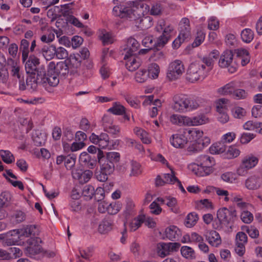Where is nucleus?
<instances>
[{
    "label": "nucleus",
    "instance_id": "obj_34",
    "mask_svg": "<svg viewBox=\"0 0 262 262\" xmlns=\"http://www.w3.org/2000/svg\"><path fill=\"white\" fill-rule=\"evenodd\" d=\"M235 85L234 82H230L217 90V93L221 95H232Z\"/></svg>",
    "mask_w": 262,
    "mask_h": 262
},
{
    "label": "nucleus",
    "instance_id": "obj_56",
    "mask_svg": "<svg viewBox=\"0 0 262 262\" xmlns=\"http://www.w3.org/2000/svg\"><path fill=\"white\" fill-rule=\"evenodd\" d=\"M95 193L94 187L90 185L85 186L82 190V195L86 200H90Z\"/></svg>",
    "mask_w": 262,
    "mask_h": 262
},
{
    "label": "nucleus",
    "instance_id": "obj_19",
    "mask_svg": "<svg viewBox=\"0 0 262 262\" xmlns=\"http://www.w3.org/2000/svg\"><path fill=\"white\" fill-rule=\"evenodd\" d=\"M49 69L53 70L57 74L66 76L69 72V67L64 61H60L56 64L53 61H51L48 64Z\"/></svg>",
    "mask_w": 262,
    "mask_h": 262
},
{
    "label": "nucleus",
    "instance_id": "obj_6",
    "mask_svg": "<svg viewBox=\"0 0 262 262\" xmlns=\"http://www.w3.org/2000/svg\"><path fill=\"white\" fill-rule=\"evenodd\" d=\"M217 217L222 225L231 227L236 219V211L233 209L224 207L217 211Z\"/></svg>",
    "mask_w": 262,
    "mask_h": 262
},
{
    "label": "nucleus",
    "instance_id": "obj_55",
    "mask_svg": "<svg viewBox=\"0 0 262 262\" xmlns=\"http://www.w3.org/2000/svg\"><path fill=\"white\" fill-rule=\"evenodd\" d=\"M243 127L246 130H254L255 128L260 127L259 133L262 134V123H261L248 121L244 124Z\"/></svg>",
    "mask_w": 262,
    "mask_h": 262
},
{
    "label": "nucleus",
    "instance_id": "obj_14",
    "mask_svg": "<svg viewBox=\"0 0 262 262\" xmlns=\"http://www.w3.org/2000/svg\"><path fill=\"white\" fill-rule=\"evenodd\" d=\"M25 70L28 74H37V66L39 64V59L34 55L28 56L25 61Z\"/></svg>",
    "mask_w": 262,
    "mask_h": 262
},
{
    "label": "nucleus",
    "instance_id": "obj_35",
    "mask_svg": "<svg viewBox=\"0 0 262 262\" xmlns=\"http://www.w3.org/2000/svg\"><path fill=\"white\" fill-rule=\"evenodd\" d=\"M104 130L113 136L114 138L119 136L120 134V127L117 125L111 123L110 124H104Z\"/></svg>",
    "mask_w": 262,
    "mask_h": 262
},
{
    "label": "nucleus",
    "instance_id": "obj_32",
    "mask_svg": "<svg viewBox=\"0 0 262 262\" xmlns=\"http://www.w3.org/2000/svg\"><path fill=\"white\" fill-rule=\"evenodd\" d=\"M188 134L189 136V139L191 142H195L199 144L201 138L204 135V133L202 130H199L197 128H192L188 130Z\"/></svg>",
    "mask_w": 262,
    "mask_h": 262
},
{
    "label": "nucleus",
    "instance_id": "obj_37",
    "mask_svg": "<svg viewBox=\"0 0 262 262\" xmlns=\"http://www.w3.org/2000/svg\"><path fill=\"white\" fill-rule=\"evenodd\" d=\"M145 215H139L129 223V228L131 231L137 230L144 223Z\"/></svg>",
    "mask_w": 262,
    "mask_h": 262
},
{
    "label": "nucleus",
    "instance_id": "obj_48",
    "mask_svg": "<svg viewBox=\"0 0 262 262\" xmlns=\"http://www.w3.org/2000/svg\"><path fill=\"white\" fill-rule=\"evenodd\" d=\"M148 78V75L145 69H140L136 73L135 75L136 81L139 83L145 82Z\"/></svg>",
    "mask_w": 262,
    "mask_h": 262
},
{
    "label": "nucleus",
    "instance_id": "obj_47",
    "mask_svg": "<svg viewBox=\"0 0 262 262\" xmlns=\"http://www.w3.org/2000/svg\"><path fill=\"white\" fill-rule=\"evenodd\" d=\"M241 35L242 40L246 43L250 42L254 38L253 32L249 28L244 29L242 31Z\"/></svg>",
    "mask_w": 262,
    "mask_h": 262
},
{
    "label": "nucleus",
    "instance_id": "obj_63",
    "mask_svg": "<svg viewBox=\"0 0 262 262\" xmlns=\"http://www.w3.org/2000/svg\"><path fill=\"white\" fill-rule=\"evenodd\" d=\"M221 178L224 181L230 183H234L236 180L235 174L231 172L224 173L222 174Z\"/></svg>",
    "mask_w": 262,
    "mask_h": 262
},
{
    "label": "nucleus",
    "instance_id": "obj_60",
    "mask_svg": "<svg viewBox=\"0 0 262 262\" xmlns=\"http://www.w3.org/2000/svg\"><path fill=\"white\" fill-rule=\"evenodd\" d=\"M188 169L193 172L194 174L199 176H205L204 175V171L201 170V166L199 164L197 163H191L188 166Z\"/></svg>",
    "mask_w": 262,
    "mask_h": 262
},
{
    "label": "nucleus",
    "instance_id": "obj_52",
    "mask_svg": "<svg viewBox=\"0 0 262 262\" xmlns=\"http://www.w3.org/2000/svg\"><path fill=\"white\" fill-rule=\"evenodd\" d=\"M142 172V170L141 165L136 161H132L131 162L130 176L137 177L140 175Z\"/></svg>",
    "mask_w": 262,
    "mask_h": 262
},
{
    "label": "nucleus",
    "instance_id": "obj_29",
    "mask_svg": "<svg viewBox=\"0 0 262 262\" xmlns=\"http://www.w3.org/2000/svg\"><path fill=\"white\" fill-rule=\"evenodd\" d=\"M18 230L21 237L34 236V237H35L39 233V231L35 225L27 226Z\"/></svg>",
    "mask_w": 262,
    "mask_h": 262
},
{
    "label": "nucleus",
    "instance_id": "obj_11",
    "mask_svg": "<svg viewBox=\"0 0 262 262\" xmlns=\"http://www.w3.org/2000/svg\"><path fill=\"white\" fill-rule=\"evenodd\" d=\"M196 162L201 166V170L204 171V175L207 176L212 172V167L215 164L213 157L208 155H200L197 158Z\"/></svg>",
    "mask_w": 262,
    "mask_h": 262
},
{
    "label": "nucleus",
    "instance_id": "obj_43",
    "mask_svg": "<svg viewBox=\"0 0 262 262\" xmlns=\"http://www.w3.org/2000/svg\"><path fill=\"white\" fill-rule=\"evenodd\" d=\"M123 98L131 107L135 108L140 107V101L136 97L129 94H125L124 95Z\"/></svg>",
    "mask_w": 262,
    "mask_h": 262
},
{
    "label": "nucleus",
    "instance_id": "obj_17",
    "mask_svg": "<svg viewBox=\"0 0 262 262\" xmlns=\"http://www.w3.org/2000/svg\"><path fill=\"white\" fill-rule=\"evenodd\" d=\"M21 235L18 229L11 230L6 233L5 246H9L20 244Z\"/></svg>",
    "mask_w": 262,
    "mask_h": 262
},
{
    "label": "nucleus",
    "instance_id": "obj_7",
    "mask_svg": "<svg viewBox=\"0 0 262 262\" xmlns=\"http://www.w3.org/2000/svg\"><path fill=\"white\" fill-rule=\"evenodd\" d=\"M185 71L184 66L182 61L175 60L169 64L167 77L171 80H175L181 77Z\"/></svg>",
    "mask_w": 262,
    "mask_h": 262
},
{
    "label": "nucleus",
    "instance_id": "obj_59",
    "mask_svg": "<svg viewBox=\"0 0 262 262\" xmlns=\"http://www.w3.org/2000/svg\"><path fill=\"white\" fill-rule=\"evenodd\" d=\"M220 21L215 16L210 17L208 20V28L211 30H217L219 28Z\"/></svg>",
    "mask_w": 262,
    "mask_h": 262
},
{
    "label": "nucleus",
    "instance_id": "obj_54",
    "mask_svg": "<svg viewBox=\"0 0 262 262\" xmlns=\"http://www.w3.org/2000/svg\"><path fill=\"white\" fill-rule=\"evenodd\" d=\"M99 37L104 45L110 44L114 41V37L112 34L104 30L101 32Z\"/></svg>",
    "mask_w": 262,
    "mask_h": 262
},
{
    "label": "nucleus",
    "instance_id": "obj_26",
    "mask_svg": "<svg viewBox=\"0 0 262 262\" xmlns=\"http://www.w3.org/2000/svg\"><path fill=\"white\" fill-rule=\"evenodd\" d=\"M209 118L204 114H200L192 117H188V126H198L208 123Z\"/></svg>",
    "mask_w": 262,
    "mask_h": 262
},
{
    "label": "nucleus",
    "instance_id": "obj_9",
    "mask_svg": "<svg viewBox=\"0 0 262 262\" xmlns=\"http://www.w3.org/2000/svg\"><path fill=\"white\" fill-rule=\"evenodd\" d=\"M28 246L26 248V253L31 257L41 254L43 249L40 245L41 240L38 237H31L27 240Z\"/></svg>",
    "mask_w": 262,
    "mask_h": 262
},
{
    "label": "nucleus",
    "instance_id": "obj_30",
    "mask_svg": "<svg viewBox=\"0 0 262 262\" xmlns=\"http://www.w3.org/2000/svg\"><path fill=\"white\" fill-rule=\"evenodd\" d=\"M113 226V221L109 218H105L99 225L98 232L101 234H106L112 230Z\"/></svg>",
    "mask_w": 262,
    "mask_h": 262
},
{
    "label": "nucleus",
    "instance_id": "obj_45",
    "mask_svg": "<svg viewBox=\"0 0 262 262\" xmlns=\"http://www.w3.org/2000/svg\"><path fill=\"white\" fill-rule=\"evenodd\" d=\"M99 165L100 166V170L103 171V172H106V173L111 174L114 170V164L109 162L107 159L103 162L101 161Z\"/></svg>",
    "mask_w": 262,
    "mask_h": 262
},
{
    "label": "nucleus",
    "instance_id": "obj_39",
    "mask_svg": "<svg viewBox=\"0 0 262 262\" xmlns=\"http://www.w3.org/2000/svg\"><path fill=\"white\" fill-rule=\"evenodd\" d=\"M29 42L23 39L21 40L20 51L22 52V60L24 62L28 59L29 53Z\"/></svg>",
    "mask_w": 262,
    "mask_h": 262
},
{
    "label": "nucleus",
    "instance_id": "obj_25",
    "mask_svg": "<svg viewBox=\"0 0 262 262\" xmlns=\"http://www.w3.org/2000/svg\"><path fill=\"white\" fill-rule=\"evenodd\" d=\"M233 54L231 50H226L220 57L219 64L221 68L229 67L232 62Z\"/></svg>",
    "mask_w": 262,
    "mask_h": 262
},
{
    "label": "nucleus",
    "instance_id": "obj_22",
    "mask_svg": "<svg viewBox=\"0 0 262 262\" xmlns=\"http://www.w3.org/2000/svg\"><path fill=\"white\" fill-rule=\"evenodd\" d=\"M90 53L87 48H83L80 51L79 54L71 56L70 63L75 69L79 68L81 64V61L79 58L85 59L89 57Z\"/></svg>",
    "mask_w": 262,
    "mask_h": 262
},
{
    "label": "nucleus",
    "instance_id": "obj_62",
    "mask_svg": "<svg viewBox=\"0 0 262 262\" xmlns=\"http://www.w3.org/2000/svg\"><path fill=\"white\" fill-rule=\"evenodd\" d=\"M162 12V7L160 4L155 3L151 6V8H149V12L151 15L157 16L160 15Z\"/></svg>",
    "mask_w": 262,
    "mask_h": 262
},
{
    "label": "nucleus",
    "instance_id": "obj_44",
    "mask_svg": "<svg viewBox=\"0 0 262 262\" xmlns=\"http://www.w3.org/2000/svg\"><path fill=\"white\" fill-rule=\"evenodd\" d=\"M148 77L152 79H156L158 77L160 72V67L156 63H151L148 67Z\"/></svg>",
    "mask_w": 262,
    "mask_h": 262
},
{
    "label": "nucleus",
    "instance_id": "obj_42",
    "mask_svg": "<svg viewBox=\"0 0 262 262\" xmlns=\"http://www.w3.org/2000/svg\"><path fill=\"white\" fill-rule=\"evenodd\" d=\"M0 156L2 160L8 164H11L15 161L14 156L8 150H0Z\"/></svg>",
    "mask_w": 262,
    "mask_h": 262
},
{
    "label": "nucleus",
    "instance_id": "obj_49",
    "mask_svg": "<svg viewBox=\"0 0 262 262\" xmlns=\"http://www.w3.org/2000/svg\"><path fill=\"white\" fill-rule=\"evenodd\" d=\"M198 216L195 213H189L186 219V221L185 222V225L187 227L191 228L194 226L198 220Z\"/></svg>",
    "mask_w": 262,
    "mask_h": 262
},
{
    "label": "nucleus",
    "instance_id": "obj_16",
    "mask_svg": "<svg viewBox=\"0 0 262 262\" xmlns=\"http://www.w3.org/2000/svg\"><path fill=\"white\" fill-rule=\"evenodd\" d=\"M206 240L212 246L217 247L222 243V239L219 233L215 230H207L204 234Z\"/></svg>",
    "mask_w": 262,
    "mask_h": 262
},
{
    "label": "nucleus",
    "instance_id": "obj_2",
    "mask_svg": "<svg viewBox=\"0 0 262 262\" xmlns=\"http://www.w3.org/2000/svg\"><path fill=\"white\" fill-rule=\"evenodd\" d=\"M155 31L159 33H162L155 42H153V37L147 36L142 40V45L151 49L154 47H163L171 39L174 29L173 26L167 24L163 19L159 20L155 26Z\"/></svg>",
    "mask_w": 262,
    "mask_h": 262
},
{
    "label": "nucleus",
    "instance_id": "obj_38",
    "mask_svg": "<svg viewBox=\"0 0 262 262\" xmlns=\"http://www.w3.org/2000/svg\"><path fill=\"white\" fill-rule=\"evenodd\" d=\"M215 103L217 112H227L229 100L226 98H220L217 99Z\"/></svg>",
    "mask_w": 262,
    "mask_h": 262
},
{
    "label": "nucleus",
    "instance_id": "obj_10",
    "mask_svg": "<svg viewBox=\"0 0 262 262\" xmlns=\"http://www.w3.org/2000/svg\"><path fill=\"white\" fill-rule=\"evenodd\" d=\"M7 66L10 76L13 80L20 81L23 79V70L19 62L10 58L7 60Z\"/></svg>",
    "mask_w": 262,
    "mask_h": 262
},
{
    "label": "nucleus",
    "instance_id": "obj_20",
    "mask_svg": "<svg viewBox=\"0 0 262 262\" xmlns=\"http://www.w3.org/2000/svg\"><path fill=\"white\" fill-rule=\"evenodd\" d=\"M262 185V181L260 177L253 175L248 177L245 181V187L250 190H257Z\"/></svg>",
    "mask_w": 262,
    "mask_h": 262
},
{
    "label": "nucleus",
    "instance_id": "obj_36",
    "mask_svg": "<svg viewBox=\"0 0 262 262\" xmlns=\"http://www.w3.org/2000/svg\"><path fill=\"white\" fill-rule=\"evenodd\" d=\"M235 53L238 57L242 59L241 63L243 66H245L250 61L249 52L245 49L240 48L235 50Z\"/></svg>",
    "mask_w": 262,
    "mask_h": 262
},
{
    "label": "nucleus",
    "instance_id": "obj_51",
    "mask_svg": "<svg viewBox=\"0 0 262 262\" xmlns=\"http://www.w3.org/2000/svg\"><path fill=\"white\" fill-rule=\"evenodd\" d=\"M91 142L95 144H98L100 141L110 139L108 135L105 133H102L100 135H97L94 133H92L89 137Z\"/></svg>",
    "mask_w": 262,
    "mask_h": 262
},
{
    "label": "nucleus",
    "instance_id": "obj_50",
    "mask_svg": "<svg viewBox=\"0 0 262 262\" xmlns=\"http://www.w3.org/2000/svg\"><path fill=\"white\" fill-rule=\"evenodd\" d=\"M242 230L246 231L251 238H257L259 236L258 229L253 226H242Z\"/></svg>",
    "mask_w": 262,
    "mask_h": 262
},
{
    "label": "nucleus",
    "instance_id": "obj_3",
    "mask_svg": "<svg viewBox=\"0 0 262 262\" xmlns=\"http://www.w3.org/2000/svg\"><path fill=\"white\" fill-rule=\"evenodd\" d=\"M179 34L172 42V47L178 49L181 45L188 40L191 37L190 20L187 17H183L179 24Z\"/></svg>",
    "mask_w": 262,
    "mask_h": 262
},
{
    "label": "nucleus",
    "instance_id": "obj_13",
    "mask_svg": "<svg viewBox=\"0 0 262 262\" xmlns=\"http://www.w3.org/2000/svg\"><path fill=\"white\" fill-rule=\"evenodd\" d=\"M173 110L179 113L186 112L187 96L183 95H175L173 98Z\"/></svg>",
    "mask_w": 262,
    "mask_h": 262
},
{
    "label": "nucleus",
    "instance_id": "obj_53",
    "mask_svg": "<svg viewBox=\"0 0 262 262\" xmlns=\"http://www.w3.org/2000/svg\"><path fill=\"white\" fill-rule=\"evenodd\" d=\"M182 256L186 258L192 259L195 258V253L193 249L188 246H183L181 249Z\"/></svg>",
    "mask_w": 262,
    "mask_h": 262
},
{
    "label": "nucleus",
    "instance_id": "obj_23",
    "mask_svg": "<svg viewBox=\"0 0 262 262\" xmlns=\"http://www.w3.org/2000/svg\"><path fill=\"white\" fill-rule=\"evenodd\" d=\"M205 102V100L202 98H191L187 96L186 112L195 110L203 106Z\"/></svg>",
    "mask_w": 262,
    "mask_h": 262
},
{
    "label": "nucleus",
    "instance_id": "obj_5",
    "mask_svg": "<svg viewBox=\"0 0 262 262\" xmlns=\"http://www.w3.org/2000/svg\"><path fill=\"white\" fill-rule=\"evenodd\" d=\"M258 161V158L253 154L246 156L242 159L241 165L237 169V173L241 176L246 175L248 171L255 167Z\"/></svg>",
    "mask_w": 262,
    "mask_h": 262
},
{
    "label": "nucleus",
    "instance_id": "obj_8",
    "mask_svg": "<svg viewBox=\"0 0 262 262\" xmlns=\"http://www.w3.org/2000/svg\"><path fill=\"white\" fill-rule=\"evenodd\" d=\"M207 76L200 66L193 62L189 66L186 74L187 79L193 83L200 79H203Z\"/></svg>",
    "mask_w": 262,
    "mask_h": 262
},
{
    "label": "nucleus",
    "instance_id": "obj_24",
    "mask_svg": "<svg viewBox=\"0 0 262 262\" xmlns=\"http://www.w3.org/2000/svg\"><path fill=\"white\" fill-rule=\"evenodd\" d=\"M140 47V43L134 38L127 39L126 48L124 49V55H135Z\"/></svg>",
    "mask_w": 262,
    "mask_h": 262
},
{
    "label": "nucleus",
    "instance_id": "obj_46",
    "mask_svg": "<svg viewBox=\"0 0 262 262\" xmlns=\"http://www.w3.org/2000/svg\"><path fill=\"white\" fill-rule=\"evenodd\" d=\"M166 205L170 209L171 211L175 213H179V208L177 205V201L176 198L166 196Z\"/></svg>",
    "mask_w": 262,
    "mask_h": 262
},
{
    "label": "nucleus",
    "instance_id": "obj_4",
    "mask_svg": "<svg viewBox=\"0 0 262 262\" xmlns=\"http://www.w3.org/2000/svg\"><path fill=\"white\" fill-rule=\"evenodd\" d=\"M38 75L41 79V84L43 86L48 84L51 86H56L59 82V79L57 73H56L53 70L49 69L48 67V73L46 74L45 68H40V71H38Z\"/></svg>",
    "mask_w": 262,
    "mask_h": 262
},
{
    "label": "nucleus",
    "instance_id": "obj_41",
    "mask_svg": "<svg viewBox=\"0 0 262 262\" xmlns=\"http://www.w3.org/2000/svg\"><path fill=\"white\" fill-rule=\"evenodd\" d=\"M125 108L120 102L113 103L112 107L108 110V111L116 115H122L125 112Z\"/></svg>",
    "mask_w": 262,
    "mask_h": 262
},
{
    "label": "nucleus",
    "instance_id": "obj_40",
    "mask_svg": "<svg viewBox=\"0 0 262 262\" xmlns=\"http://www.w3.org/2000/svg\"><path fill=\"white\" fill-rule=\"evenodd\" d=\"M43 56L47 60H51L55 56V46L52 45L50 47H44L42 49Z\"/></svg>",
    "mask_w": 262,
    "mask_h": 262
},
{
    "label": "nucleus",
    "instance_id": "obj_33",
    "mask_svg": "<svg viewBox=\"0 0 262 262\" xmlns=\"http://www.w3.org/2000/svg\"><path fill=\"white\" fill-rule=\"evenodd\" d=\"M134 132L144 144H149L151 143V140L148 134L142 128L136 127L134 129Z\"/></svg>",
    "mask_w": 262,
    "mask_h": 262
},
{
    "label": "nucleus",
    "instance_id": "obj_1",
    "mask_svg": "<svg viewBox=\"0 0 262 262\" xmlns=\"http://www.w3.org/2000/svg\"><path fill=\"white\" fill-rule=\"evenodd\" d=\"M148 6L137 2H128L125 6H116L113 8V14L121 18L130 21H139L138 27L144 30L152 25V19L150 17H144L147 13Z\"/></svg>",
    "mask_w": 262,
    "mask_h": 262
},
{
    "label": "nucleus",
    "instance_id": "obj_61",
    "mask_svg": "<svg viewBox=\"0 0 262 262\" xmlns=\"http://www.w3.org/2000/svg\"><path fill=\"white\" fill-rule=\"evenodd\" d=\"M121 205L119 203H112L108 204L107 213L110 214H116L121 209Z\"/></svg>",
    "mask_w": 262,
    "mask_h": 262
},
{
    "label": "nucleus",
    "instance_id": "obj_64",
    "mask_svg": "<svg viewBox=\"0 0 262 262\" xmlns=\"http://www.w3.org/2000/svg\"><path fill=\"white\" fill-rule=\"evenodd\" d=\"M242 221L246 224H250L253 220V214L248 211H243L241 214Z\"/></svg>",
    "mask_w": 262,
    "mask_h": 262
},
{
    "label": "nucleus",
    "instance_id": "obj_12",
    "mask_svg": "<svg viewBox=\"0 0 262 262\" xmlns=\"http://www.w3.org/2000/svg\"><path fill=\"white\" fill-rule=\"evenodd\" d=\"M180 244L177 243H161L157 246V253L161 257H164L178 250Z\"/></svg>",
    "mask_w": 262,
    "mask_h": 262
},
{
    "label": "nucleus",
    "instance_id": "obj_58",
    "mask_svg": "<svg viewBox=\"0 0 262 262\" xmlns=\"http://www.w3.org/2000/svg\"><path fill=\"white\" fill-rule=\"evenodd\" d=\"M232 113L233 117L237 119H242L246 115V110L241 107L235 106L232 110Z\"/></svg>",
    "mask_w": 262,
    "mask_h": 262
},
{
    "label": "nucleus",
    "instance_id": "obj_27",
    "mask_svg": "<svg viewBox=\"0 0 262 262\" xmlns=\"http://www.w3.org/2000/svg\"><path fill=\"white\" fill-rule=\"evenodd\" d=\"M207 75L208 73L212 69L214 62L211 57H204L200 61L195 62Z\"/></svg>",
    "mask_w": 262,
    "mask_h": 262
},
{
    "label": "nucleus",
    "instance_id": "obj_31",
    "mask_svg": "<svg viewBox=\"0 0 262 262\" xmlns=\"http://www.w3.org/2000/svg\"><path fill=\"white\" fill-rule=\"evenodd\" d=\"M165 234L167 238L174 241L179 238L181 235V231L177 226H170L166 228Z\"/></svg>",
    "mask_w": 262,
    "mask_h": 262
},
{
    "label": "nucleus",
    "instance_id": "obj_18",
    "mask_svg": "<svg viewBox=\"0 0 262 262\" xmlns=\"http://www.w3.org/2000/svg\"><path fill=\"white\" fill-rule=\"evenodd\" d=\"M169 141L172 146L176 148H183L187 143V139L183 134H176L170 138Z\"/></svg>",
    "mask_w": 262,
    "mask_h": 262
},
{
    "label": "nucleus",
    "instance_id": "obj_15",
    "mask_svg": "<svg viewBox=\"0 0 262 262\" xmlns=\"http://www.w3.org/2000/svg\"><path fill=\"white\" fill-rule=\"evenodd\" d=\"M124 59L126 61V69L130 72L136 71L141 66L140 59L135 55H124Z\"/></svg>",
    "mask_w": 262,
    "mask_h": 262
},
{
    "label": "nucleus",
    "instance_id": "obj_28",
    "mask_svg": "<svg viewBox=\"0 0 262 262\" xmlns=\"http://www.w3.org/2000/svg\"><path fill=\"white\" fill-rule=\"evenodd\" d=\"M170 122L179 126H188V116L179 114H172L169 117Z\"/></svg>",
    "mask_w": 262,
    "mask_h": 262
},
{
    "label": "nucleus",
    "instance_id": "obj_21",
    "mask_svg": "<svg viewBox=\"0 0 262 262\" xmlns=\"http://www.w3.org/2000/svg\"><path fill=\"white\" fill-rule=\"evenodd\" d=\"M40 71V68H38V71ZM27 89L30 91H35L37 90L38 85L41 84V79L38 76V73L36 74H29L26 79Z\"/></svg>",
    "mask_w": 262,
    "mask_h": 262
},
{
    "label": "nucleus",
    "instance_id": "obj_57",
    "mask_svg": "<svg viewBox=\"0 0 262 262\" xmlns=\"http://www.w3.org/2000/svg\"><path fill=\"white\" fill-rule=\"evenodd\" d=\"M225 151V147L220 143L213 144L209 148V151L211 154H219Z\"/></svg>",
    "mask_w": 262,
    "mask_h": 262
}]
</instances>
